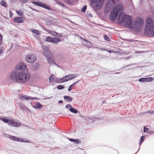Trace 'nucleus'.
<instances>
[{
	"label": "nucleus",
	"mask_w": 154,
	"mask_h": 154,
	"mask_svg": "<svg viewBox=\"0 0 154 154\" xmlns=\"http://www.w3.org/2000/svg\"><path fill=\"white\" fill-rule=\"evenodd\" d=\"M123 10V7L120 5L115 7L109 15L110 20L114 21L118 17V22L124 23L126 26H128L132 29L140 27L143 23V20L137 19L132 23L131 17L124 14Z\"/></svg>",
	"instance_id": "obj_1"
},
{
	"label": "nucleus",
	"mask_w": 154,
	"mask_h": 154,
	"mask_svg": "<svg viewBox=\"0 0 154 154\" xmlns=\"http://www.w3.org/2000/svg\"><path fill=\"white\" fill-rule=\"evenodd\" d=\"M30 77L28 72H19L15 70L11 73L7 78V79L17 82H25L28 80Z\"/></svg>",
	"instance_id": "obj_2"
},
{
	"label": "nucleus",
	"mask_w": 154,
	"mask_h": 154,
	"mask_svg": "<svg viewBox=\"0 0 154 154\" xmlns=\"http://www.w3.org/2000/svg\"><path fill=\"white\" fill-rule=\"evenodd\" d=\"M43 53L44 55L46 58L48 62L50 65L53 64L56 65L54 62V59L52 53L50 51L48 48L44 46L43 48Z\"/></svg>",
	"instance_id": "obj_3"
},
{
	"label": "nucleus",
	"mask_w": 154,
	"mask_h": 154,
	"mask_svg": "<svg viewBox=\"0 0 154 154\" xmlns=\"http://www.w3.org/2000/svg\"><path fill=\"white\" fill-rule=\"evenodd\" d=\"M145 32L146 34L151 33L154 36V25L153 20L148 18L146 21Z\"/></svg>",
	"instance_id": "obj_4"
},
{
	"label": "nucleus",
	"mask_w": 154,
	"mask_h": 154,
	"mask_svg": "<svg viewBox=\"0 0 154 154\" xmlns=\"http://www.w3.org/2000/svg\"><path fill=\"white\" fill-rule=\"evenodd\" d=\"M2 120L5 123H7L9 126L14 127H18L20 126L21 123L19 122L15 121L13 119H8V118L4 117Z\"/></svg>",
	"instance_id": "obj_5"
},
{
	"label": "nucleus",
	"mask_w": 154,
	"mask_h": 154,
	"mask_svg": "<svg viewBox=\"0 0 154 154\" xmlns=\"http://www.w3.org/2000/svg\"><path fill=\"white\" fill-rule=\"evenodd\" d=\"M77 76L76 74H70L66 75L61 79L56 80L55 81L57 83H62L72 79L76 78Z\"/></svg>",
	"instance_id": "obj_6"
},
{
	"label": "nucleus",
	"mask_w": 154,
	"mask_h": 154,
	"mask_svg": "<svg viewBox=\"0 0 154 154\" xmlns=\"http://www.w3.org/2000/svg\"><path fill=\"white\" fill-rule=\"evenodd\" d=\"M104 0H92L91 5L95 10H97L100 8L103 4Z\"/></svg>",
	"instance_id": "obj_7"
},
{
	"label": "nucleus",
	"mask_w": 154,
	"mask_h": 154,
	"mask_svg": "<svg viewBox=\"0 0 154 154\" xmlns=\"http://www.w3.org/2000/svg\"><path fill=\"white\" fill-rule=\"evenodd\" d=\"M118 1V0H109L108 1L105 8V12L106 13H109Z\"/></svg>",
	"instance_id": "obj_8"
},
{
	"label": "nucleus",
	"mask_w": 154,
	"mask_h": 154,
	"mask_svg": "<svg viewBox=\"0 0 154 154\" xmlns=\"http://www.w3.org/2000/svg\"><path fill=\"white\" fill-rule=\"evenodd\" d=\"M15 69L16 70H20L21 72H28L26 64L22 62L19 63L16 66Z\"/></svg>",
	"instance_id": "obj_9"
},
{
	"label": "nucleus",
	"mask_w": 154,
	"mask_h": 154,
	"mask_svg": "<svg viewBox=\"0 0 154 154\" xmlns=\"http://www.w3.org/2000/svg\"><path fill=\"white\" fill-rule=\"evenodd\" d=\"M26 61L29 63H33L37 60L36 56L34 54L28 55L26 58Z\"/></svg>",
	"instance_id": "obj_10"
},
{
	"label": "nucleus",
	"mask_w": 154,
	"mask_h": 154,
	"mask_svg": "<svg viewBox=\"0 0 154 154\" xmlns=\"http://www.w3.org/2000/svg\"><path fill=\"white\" fill-rule=\"evenodd\" d=\"M60 38L53 37L51 38L49 37H47L45 39V41L47 42H51L53 43L57 44L61 41Z\"/></svg>",
	"instance_id": "obj_11"
},
{
	"label": "nucleus",
	"mask_w": 154,
	"mask_h": 154,
	"mask_svg": "<svg viewBox=\"0 0 154 154\" xmlns=\"http://www.w3.org/2000/svg\"><path fill=\"white\" fill-rule=\"evenodd\" d=\"M32 3L34 5L39 6L48 10H51V8L47 6L46 4L42 3L41 2H36L32 1Z\"/></svg>",
	"instance_id": "obj_12"
},
{
	"label": "nucleus",
	"mask_w": 154,
	"mask_h": 154,
	"mask_svg": "<svg viewBox=\"0 0 154 154\" xmlns=\"http://www.w3.org/2000/svg\"><path fill=\"white\" fill-rule=\"evenodd\" d=\"M7 137L9 139L14 141H16L19 142H29V141H26L25 140H23V139H21L17 137L13 136H11L10 135H8V136Z\"/></svg>",
	"instance_id": "obj_13"
},
{
	"label": "nucleus",
	"mask_w": 154,
	"mask_h": 154,
	"mask_svg": "<svg viewBox=\"0 0 154 154\" xmlns=\"http://www.w3.org/2000/svg\"><path fill=\"white\" fill-rule=\"evenodd\" d=\"M14 21L16 23H21L23 22V18L21 17H19L15 18L14 20Z\"/></svg>",
	"instance_id": "obj_14"
},
{
	"label": "nucleus",
	"mask_w": 154,
	"mask_h": 154,
	"mask_svg": "<svg viewBox=\"0 0 154 154\" xmlns=\"http://www.w3.org/2000/svg\"><path fill=\"white\" fill-rule=\"evenodd\" d=\"M79 38H80L82 40H83L84 41H85L86 43L88 44H89V45H88L87 46V47L88 48H91V46L92 45H91V42L88 41V40H87V39H85L83 38L81 36H79Z\"/></svg>",
	"instance_id": "obj_15"
},
{
	"label": "nucleus",
	"mask_w": 154,
	"mask_h": 154,
	"mask_svg": "<svg viewBox=\"0 0 154 154\" xmlns=\"http://www.w3.org/2000/svg\"><path fill=\"white\" fill-rule=\"evenodd\" d=\"M20 98L21 100H24L25 99L26 100H28L31 98V97L27 95L21 94L20 96Z\"/></svg>",
	"instance_id": "obj_16"
},
{
	"label": "nucleus",
	"mask_w": 154,
	"mask_h": 154,
	"mask_svg": "<svg viewBox=\"0 0 154 154\" xmlns=\"http://www.w3.org/2000/svg\"><path fill=\"white\" fill-rule=\"evenodd\" d=\"M32 106L35 109H40L42 107V105L38 102H36V105H32Z\"/></svg>",
	"instance_id": "obj_17"
},
{
	"label": "nucleus",
	"mask_w": 154,
	"mask_h": 154,
	"mask_svg": "<svg viewBox=\"0 0 154 154\" xmlns=\"http://www.w3.org/2000/svg\"><path fill=\"white\" fill-rule=\"evenodd\" d=\"M31 31L36 35H34V36L35 38H37L39 35V32L38 30L33 29H31Z\"/></svg>",
	"instance_id": "obj_18"
},
{
	"label": "nucleus",
	"mask_w": 154,
	"mask_h": 154,
	"mask_svg": "<svg viewBox=\"0 0 154 154\" xmlns=\"http://www.w3.org/2000/svg\"><path fill=\"white\" fill-rule=\"evenodd\" d=\"M18 104L20 108L21 109L24 110L26 109L27 107L23 103H19Z\"/></svg>",
	"instance_id": "obj_19"
},
{
	"label": "nucleus",
	"mask_w": 154,
	"mask_h": 154,
	"mask_svg": "<svg viewBox=\"0 0 154 154\" xmlns=\"http://www.w3.org/2000/svg\"><path fill=\"white\" fill-rule=\"evenodd\" d=\"M64 98L68 102H71L72 100V97L70 96H64Z\"/></svg>",
	"instance_id": "obj_20"
},
{
	"label": "nucleus",
	"mask_w": 154,
	"mask_h": 154,
	"mask_svg": "<svg viewBox=\"0 0 154 154\" xmlns=\"http://www.w3.org/2000/svg\"><path fill=\"white\" fill-rule=\"evenodd\" d=\"M70 141L75 143L77 144L80 143L81 141L78 139H74L72 138H69V139Z\"/></svg>",
	"instance_id": "obj_21"
},
{
	"label": "nucleus",
	"mask_w": 154,
	"mask_h": 154,
	"mask_svg": "<svg viewBox=\"0 0 154 154\" xmlns=\"http://www.w3.org/2000/svg\"><path fill=\"white\" fill-rule=\"evenodd\" d=\"M54 75L52 74L50 75L49 77V82H52L54 79Z\"/></svg>",
	"instance_id": "obj_22"
},
{
	"label": "nucleus",
	"mask_w": 154,
	"mask_h": 154,
	"mask_svg": "<svg viewBox=\"0 0 154 154\" xmlns=\"http://www.w3.org/2000/svg\"><path fill=\"white\" fill-rule=\"evenodd\" d=\"M69 110L71 112L75 113H77L78 112L77 110L74 108H73L72 107Z\"/></svg>",
	"instance_id": "obj_23"
},
{
	"label": "nucleus",
	"mask_w": 154,
	"mask_h": 154,
	"mask_svg": "<svg viewBox=\"0 0 154 154\" xmlns=\"http://www.w3.org/2000/svg\"><path fill=\"white\" fill-rule=\"evenodd\" d=\"M153 79L152 77L145 78L146 82H150L153 81Z\"/></svg>",
	"instance_id": "obj_24"
},
{
	"label": "nucleus",
	"mask_w": 154,
	"mask_h": 154,
	"mask_svg": "<svg viewBox=\"0 0 154 154\" xmlns=\"http://www.w3.org/2000/svg\"><path fill=\"white\" fill-rule=\"evenodd\" d=\"M1 5L4 7H6V3L5 1H2L0 3Z\"/></svg>",
	"instance_id": "obj_25"
},
{
	"label": "nucleus",
	"mask_w": 154,
	"mask_h": 154,
	"mask_svg": "<svg viewBox=\"0 0 154 154\" xmlns=\"http://www.w3.org/2000/svg\"><path fill=\"white\" fill-rule=\"evenodd\" d=\"M16 12L17 14L20 16H21L23 15V13L21 11H16Z\"/></svg>",
	"instance_id": "obj_26"
},
{
	"label": "nucleus",
	"mask_w": 154,
	"mask_h": 154,
	"mask_svg": "<svg viewBox=\"0 0 154 154\" xmlns=\"http://www.w3.org/2000/svg\"><path fill=\"white\" fill-rule=\"evenodd\" d=\"M49 33L55 36L56 32L54 31L50 30Z\"/></svg>",
	"instance_id": "obj_27"
},
{
	"label": "nucleus",
	"mask_w": 154,
	"mask_h": 154,
	"mask_svg": "<svg viewBox=\"0 0 154 154\" xmlns=\"http://www.w3.org/2000/svg\"><path fill=\"white\" fill-rule=\"evenodd\" d=\"M139 81L141 82H146V80H145V78H140L139 79Z\"/></svg>",
	"instance_id": "obj_28"
},
{
	"label": "nucleus",
	"mask_w": 154,
	"mask_h": 154,
	"mask_svg": "<svg viewBox=\"0 0 154 154\" xmlns=\"http://www.w3.org/2000/svg\"><path fill=\"white\" fill-rule=\"evenodd\" d=\"M104 39L107 41H109V38L106 35H105L104 36Z\"/></svg>",
	"instance_id": "obj_29"
},
{
	"label": "nucleus",
	"mask_w": 154,
	"mask_h": 154,
	"mask_svg": "<svg viewBox=\"0 0 154 154\" xmlns=\"http://www.w3.org/2000/svg\"><path fill=\"white\" fill-rule=\"evenodd\" d=\"M144 137L143 136H142L140 139V144L141 143H142L144 140Z\"/></svg>",
	"instance_id": "obj_30"
},
{
	"label": "nucleus",
	"mask_w": 154,
	"mask_h": 154,
	"mask_svg": "<svg viewBox=\"0 0 154 154\" xmlns=\"http://www.w3.org/2000/svg\"><path fill=\"white\" fill-rule=\"evenodd\" d=\"M62 36V35L61 34L56 32L55 36L58 37H61Z\"/></svg>",
	"instance_id": "obj_31"
},
{
	"label": "nucleus",
	"mask_w": 154,
	"mask_h": 154,
	"mask_svg": "<svg viewBox=\"0 0 154 154\" xmlns=\"http://www.w3.org/2000/svg\"><path fill=\"white\" fill-rule=\"evenodd\" d=\"M87 7L85 6H84L83 8L82 11L83 12H85L86 10Z\"/></svg>",
	"instance_id": "obj_32"
},
{
	"label": "nucleus",
	"mask_w": 154,
	"mask_h": 154,
	"mask_svg": "<svg viewBox=\"0 0 154 154\" xmlns=\"http://www.w3.org/2000/svg\"><path fill=\"white\" fill-rule=\"evenodd\" d=\"M66 107L68 109H71V108H72V106L70 104H68L66 106Z\"/></svg>",
	"instance_id": "obj_33"
},
{
	"label": "nucleus",
	"mask_w": 154,
	"mask_h": 154,
	"mask_svg": "<svg viewBox=\"0 0 154 154\" xmlns=\"http://www.w3.org/2000/svg\"><path fill=\"white\" fill-rule=\"evenodd\" d=\"M42 28L43 29L47 31V32H48L49 33V32L50 31V30H49V29H48L46 27H42Z\"/></svg>",
	"instance_id": "obj_34"
},
{
	"label": "nucleus",
	"mask_w": 154,
	"mask_h": 154,
	"mask_svg": "<svg viewBox=\"0 0 154 154\" xmlns=\"http://www.w3.org/2000/svg\"><path fill=\"white\" fill-rule=\"evenodd\" d=\"M98 50H99L100 51H108V50H106L104 48H99Z\"/></svg>",
	"instance_id": "obj_35"
},
{
	"label": "nucleus",
	"mask_w": 154,
	"mask_h": 154,
	"mask_svg": "<svg viewBox=\"0 0 154 154\" xmlns=\"http://www.w3.org/2000/svg\"><path fill=\"white\" fill-rule=\"evenodd\" d=\"M149 130V128H146L145 127H144L143 131L144 132H146Z\"/></svg>",
	"instance_id": "obj_36"
},
{
	"label": "nucleus",
	"mask_w": 154,
	"mask_h": 154,
	"mask_svg": "<svg viewBox=\"0 0 154 154\" xmlns=\"http://www.w3.org/2000/svg\"><path fill=\"white\" fill-rule=\"evenodd\" d=\"M21 1L23 3H26L27 2V0H21Z\"/></svg>",
	"instance_id": "obj_37"
},
{
	"label": "nucleus",
	"mask_w": 154,
	"mask_h": 154,
	"mask_svg": "<svg viewBox=\"0 0 154 154\" xmlns=\"http://www.w3.org/2000/svg\"><path fill=\"white\" fill-rule=\"evenodd\" d=\"M78 82V81H77L76 82H75L73 84H72L69 87H73V86H75V85L76 83Z\"/></svg>",
	"instance_id": "obj_38"
},
{
	"label": "nucleus",
	"mask_w": 154,
	"mask_h": 154,
	"mask_svg": "<svg viewBox=\"0 0 154 154\" xmlns=\"http://www.w3.org/2000/svg\"><path fill=\"white\" fill-rule=\"evenodd\" d=\"M145 113H149L150 114H152V110H149L148 111H147Z\"/></svg>",
	"instance_id": "obj_39"
},
{
	"label": "nucleus",
	"mask_w": 154,
	"mask_h": 154,
	"mask_svg": "<svg viewBox=\"0 0 154 154\" xmlns=\"http://www.w3.org/2000/svg\"><path fill=\"white\" fill-rule=\"evenodd\" d=\"M34 99H38L36 97H31V98L30 99H31V100H33Z\"/></svg>",
	"instance_id": "obj_40"
},
{
	"label": "nucleus",
	"mask_w": 154,
	"mask_h": 154,
	"mask_svg": "<svg viewBox=\"0 0 154 154\" xmlns=\"http://www.w3.org/2000/svg\"><path fill=\"white\" fill-rule=\"evenodd\" d=\"M29 100L30 101V104L31 105H32H32H32V102H33L32 100H31V99H29Z\"/></svg>",
	"instance_id": "obj_41"
},
{
	"label": "nucleus",
	"mask_w": 154,
	"mask_h": 154,
	"mask_svg": "<svg viewBox=\"0 0 154 154\" xmlns=\"http://www.w3.org/2000/svg\"><path fill=\"white\" fill-rule=\"evenodd\" d=\"M2 36L1 34L0 33V41H2Z\"/></svg>",
	"instance_id": "obj_42"
},
{
	"label": "nucleus",
	"mask_w": 154,
	"mask_h": 154,
	"mask_svg": "<svg viewBox=\"0 0 154 154\" xmlns=\"http://www.w3.org/2000/svg\"><path fill=\"white\" fill-rule=\"evenodd\" d=\"M72 88L73 87H69L68 91H71L73 89Z\"/></svg>",
	"instance_id": "obj_43"
},
{
	"label": "nucleus",
	"mask_w": 154,
	"mask_h": 154,
	"mask_svg": "<svg viewBox=\"0 0 154 154\" xmlns=\"http://www.w3.org/2000/svg\"><path fill=\"white\" fill-rule=\"evenodd\" d=\"M13 15V14L11 13V11H10V17H12V16Z\"/></svg>",
	"instance_id": "obj_44"
},
{
	"label": "nucleus",
	"mask_w": 154,
	"mask_h": 154,
	"mask_svg": "<svg viewBox=\"0 0 154 154\" xmlns=\"http://www.w3.org/2000/svg\"><path fill=\"white\" fill-rule=\"evenodd\" d=\"M64 87H57L58 89L61 90L63 89Z\"/></svg>",
	"instance_id": "obj_45"
},
{
	"label": "nucleus",
	"mask_w": 154,
	"mask_h": 154,
	"mask_svg": "<svg viewBox=\"0 0 154 154\" xmlns=\"http://www.w3.org/2000/svg\"><path fill=\"white\" fill-rule=\"evenodd\" d=\"M3 51L2 49H0V54L2 53Z\"/></svg>",
	"instance_id": "obj_46"
},
{
	"label": "nucleus",
	"mask_w": 154,
	"mask_h": 154,
	"mask_svg": "<svg viewBox=\"0 0 154 154\" xmlns=\"http://www.w3.org/2000/svg\"><path fill=\"white\" fill-rule=\"evenodd\" d=\"M59 103H63V101L62 100H60L58 102Z\"/></svg>",
	"instance_id": "obj_47"
},
{
	"label": "nucleus",
	"mask_w": 154,
	"mask_h": 154,
	"mask_svg": "<svg viewBox=\"0 0 154 154\" xmlns=\"http://www.w3.org/2000/svg\"><path fill=\"white\" fill-rule=\"evenodd\" d=\"M88 16L90 17H92V15L91 14H88Z\"/></svg>",
	"instance_id": "obj_48"
},
{
	"label": "nucleus",
	"mask_w": 154,
	"mask_h": 154,
	"mask_svg": "<svg viewBox=\"0 0 154 154\" xmlns=\"http://www.w3.org/2000/svg\"><path fill=\"white\" fill-rule=\"evenodd\" d=\"M2 41H0V46L1 45L2 43Z\"/></svg>",
	"instance_id": "obj_49"
},
{
	"label": "nucleus",
	"mask_w": 154,
	"mask_h": 154,
	"mask_svg": "<svg viewBox=\"0 0 154 154\" xmlns=\"http://www.w3.org/2000/svg\"><path fill=\"white\" fill-rule=\"evenodd\" d=\"M108 52H109V53H112V52H113L112 51H107Z\"/></svg>",
	"instance_id": "obj_50"
},
{
	"label": "nucleus",
	"mask_w": 154,
	"mask_h": 154,
	"mask_svg": "<svg viewBox=\"0 0 154 154\" xmlns=\"http://www.w3.org/2000/svg\"><path fill=\"white\" fill-rule=\"evenodd\" d=\"M154 114V110L152 111V114Z\"/></svg>",
	"instance_id": "obj_51"
},
{
	"label": "nucleus",
	"mask_w": 154,
	"mask_h": 154,
	"mask_svg": "<svg viewBox=\"0 0 154 154\" xmlns=\"http://www.w3.org/2000/svg\"><path fill=\"white\" fill-rule=\"evenodd\" d=\"M57 87H63V86H62V85H59Z\"/></svg>",
	"instance_id": "obj_52"
},
{
	"label": "nucleus",
	"mask_w": 154,
	"mask_h": 154,
	"mask_svg": "<svg viewBox=\"0 0 154 154\" xmlns=\"http://www.w3.org/2000/svg\"><path fill=\"white\" fill-rule=\"evenodd\" d=\"M30 8L31 9H32V10H34V9H33L32 7H30Z\"/></svg>",
	"instance_id": "obj_53"
},
{
	"label": "nucleus",
	"mask_w": 154,
	"mask_h": 154,
	"mask_svg": "<svg viewBox=\"0 0 154 154\" xmlns=\"http://www.w3.org/2000/svg\"><path fill=\"white\" fill-rule=\"evenodd\" d=\"M2 118L1 116H0V120H2Z\"/></svg>",
	"instance_id": "obj_54"
},
{
	"label": "nucleus",
	"mask_w": 154,
	"mask_h": 154,
	"mask_svg": "<svg viewBox=\"0 0 154 154\" xmlns=\"http://www.w3.org/2000/svg\"><path fill=\"white\" fill-rule=\"evenodd\" d=\"M61 4H62V6H63L64 5V4H62V3H61Z\"/></svg>",
	"instance_id": "obj_55"
}]
</instances>
